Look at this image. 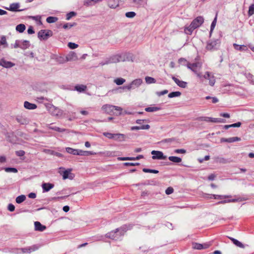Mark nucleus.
I'll list each match as a JSON object with an SVG mask.
<instances>
[{
	"mask_svg": "<svg viewBox=\"0 0 254 254\" xmlns=\"http://www.w3.org/2000/svg\"><path fill=\"white\" fill-rule=\"evenodd\" d=\"M210 244L208 243H204L203 244L194 243L192 244V248L196 250H202L206 249L209 248Z\"/></svg>",
	"mask_w": 254,
	"mask_h": 254,
	"instance_id": "13",
	"label": "nucleus"
},
{
	"mask_svg": "<svg viewBox=\"0 0 254 254\" xmlns=\"http://www.w3.org/2000/svg\"><path fill=\"white\" fill-rule=\"evenodd\" d=\"M216 161L220 163H227V161L226 159L222 157H217L216 158Z\"/></svg>",
	"mask_w": 254,
	"mask_h": 254,
	"instance_id": "54",
	"label": "nucleus"
},
{
	"mask_svg": "<svg viewBox=\"0 0 254 254\" xmlns=\"http://www.w3.org/2000/svg\"><path fill=\"white\" fill-rule=\"evenodd\" d=\"M65 150H66V152L69 154H71L73 155H79V149H73L70 147H66L65 148Z\"/></svg>",
	"mask_w": 254,
	"mask_h": 254,
	"instance_id": "32",
	"label": "nucleus"
},
{
	"mask_svg": "<svg viewBox=\"0 0 254 254\" xmlns=\"http://www.w3.org/2000/svg\"><path fill=\"white\" fill-rule=\"evenodd\" d=\"M181 95V93L179 91H174L171 92L168 94V97L172 98L176 97H179Z\"/></svg>",
	"mask_w": 254,
	"mask_h": 254,
	"instance_id": "40",
	"label": "nucleus"
},
{
	"mask_svg": "<svg viewBox=\"0 0 254 254\" xmlns=\"http://www.w3.org/2000/svg\"><path fill=\"white\" fill-rule=\"evenodd\" d=\"M254 13V3L252 4L249 8L248 14L249 16L252 15Z\"/></svg>",
	"mask_w": 254,
	"mask_h": 254,
	"instance_id": "53",
	"label": "nucleus"
},
{
	"mask_svg": "<svg viewBox=\"0 0 254 254\" xmlns=\"http://www.w3.org/2000/svg\"><path fill=\"white\" fill-rule=\"evenodd\" d=\"M0 45L3 46V48H6L8 47V44L6 41V38L5 36H2L0 40Z\"/></svg>",
	"mask_w": 254,
	"mask_h": 254,
	"instance_id": "33",
	"label": "nucleus"
},
{
	"mask_svg": "<svg viewBox=\"0 0 254 254\" xmlns=\"http://www.w3.org/2000/svg\"><path fill=\"white\" fill-rule=\"evenodd\" d=\"M203 21L204 19L202 16H198L191 22V26L196 29L199 27L203 23Z\"/></svg>",
	"mask_w": 254,
	"mask_h": 254,
	"instance_id": "8",
	"label": "nucleus"
},
{
	"mask_svg": "<svg viewBox=\"0 0 254 254\" xmlns=\"http://www.w3.org/2000/svg\"><path fill=\"white\" fill-rule=\"evenodd\" d=\"M234 48L235 49L240 51H246L248 50V48L246 46L242 45H239L237 44L234 43L233 44Z\"/></svg>",
	"mask_w": 254,
	"mask_h": 254,
	"instance_id": "29",
	"label": "nucleus"
},
{
	"mask_svg": "<svg viewBox=\"0 0 254 254\" xmlns=\"http://www.w3.org/2000/svg\"><path fill=\"white\" fill-rule=\"evenodd\" d=\"M174 191V189L173 188L170 187H168L165 190V192L167 194H171Z\"/></svg>",
	"mask_w": 254,
	"mask_h": 254,
	"instance_id": "62",
	"label": "nucleus"
},
{
	"mask_svg": "<svg viewBox=\"0 0 254 254\" xmlns=\"http://www.w3.org/2000/svg\"><path fill=\"white\" fill-rule=\"evenodd\" d=\"M20 4L18 2L11 3L9 7H5V9L11 11H21L22 9H18Z\"/></svg>",
	"mask_w": 254,
	"mask_h": 254,
	"instance_id": "11",
	"label": "nucleus"
},
{
	"mask_svg": "<svg viewBox=\"0 0 254 254\" xmlns=\"http://www.w3.org/2000/svg\"><path fill=\"white\" fill-rule=\"evenodd\" d=\"M231 197V195L213 194V195H210V197L213 198V199H222L224 198H230Z\"/></svg>",
	"mask_w": 254,
	"mask_h": 254,
	"instance_id": "31",
	"label": "nucleus"
},
{
	"mask_svg": "<svg viewBox=\"0 0 254 254\" xmlns=\"http://www.w3.org/2000/svg\"><path fill=\"white\" fill-rule=\"evenodd\" d=\"M103 135L109 139H114L115 133H111L109 132H104Z\"/></svg>",
	"mask_w": 254,
	"mask_h": 254,
	"instance_id": "56",
	"label": "nucleus"
},
{
	"mask_svg": "<svg viewBox=\"0 0 254 254\" xmlns=\"http://www.w3.org/2000/svg\"><path fill=\"white\" fill-rule=\"evenodd\" d=\"M26 29V26L24 24H20L16 26V30L19 33H22Z\"/></svg>",
	"mask_w": 254,
	"mask_h": 254,
	"instance_id": "36",
	"label": "nucleus"
},
{
	"mask_svg": "<svg viewBox=\"0 0 254 254\" xmlns=\"http://www.w3.org/2000/svg\"><path fill=\"white\" fill-rule=\"evenodd\" d=\"M145 81L147 84H151V83H154L156 82V80L155 78L149 77V76H146L145 78Z\"/></svg>",
	"mask_w": 254,
	"mask_h": 254,
	"instance_id": "46",
	"label": "nucleus"
},
{
	"mask_svg": "<svg viewBox=\"0 0 254 254\" xmlns=\"http://www.w3.org/2000/svg\"><path fill=\"white\" fill-rule=\"evenodd\" d=\"M58 18L57 17L49 16L47 18L46 21L49 23H55L57 21Z\"/></svg>",
	"mask_w": 254,
	"mask_h": 254,
	"instance_id": "42",
	"label": "nucleus"
},
{
	"mask_svg": "<svg viewBox=\"0 0 254 254\" xmlns=\"http://www.w3.org/2000/svg\"><path fill=\"white\" fill-rule=\"evenodd\" d=\"M51 109H54L56 112L55 113H53L54 115L59 116L60 114H62V111L59 109L55 108L54 106H52Z\"/></svg>",
	"mask_w": 254,
	"mask_h": 254,
	"instance_id": "58",
	"label": "nucleus"
},
{
	"mask_svg": "<svg viewBox=\"0 0 254 254\" xmlns=\"http://www.w3.org/2000/svg\"><path fill=\"white\" fill-rule=\"evenodd\" d=\"M26 199V196L24 195H20L16 198V202L17 203H21L23 202Z\"/></svg>",
	"mask_w": 254,
	"mask_h": 254,
	"instance_id": "41",
	"label": "nucleus"
},
{
	"mask_svg": "<svg viewBox=\"0 0 254 254\" xmlns=\"http://www.w3.org/2000/svg\"><path fill=\"white\" fill-rule=\"evenodd\" d=\"M86 89L87 86L83 84H78L74 87L75 90L80 93L85 91Z\"/></svg>",
	"mask_w": 254,
	"mask_h": 254,
	"instance_id": "25",
	"label": "nucleus"
},
{
	"mask_svg": "<svg viewBox=\"0 0 254 254\" xmlns=\"http://www.w3.org/2000/svg\"><path fill=\"white\" fill-rule=\"evenodd\" d=\"M203 78L209 80V84L211 86H213L215 83V78L212 73L206 71L205 74L203 75Z\"/></svg>",
	"mask_w": 254,
	"mask_h": 254,
	"instance_id": "7",
	"label": "nucleus"
},
{
	"mask_svg": "<svg viewBox=\"0 0 254 254\" xmlns=\"http://www.w3.org/2000/svg\"><path fill=\"white\" fill-rule=\"evenodd\" d=\"M114 140L117 141H123L125 140V135L122 133H115Z\"/></svg>",
	"mask_w": 254,
	"mask_h": 254,
	"instance_id": "23",
	"label": "nucleus"
},
{
	"mask_svg": "<svg viewBox=\"0 0 254 254\" xmlns=\"http://www.w3.org/2000/svg\"><path fill=\"white\" fill-rule=\"evenodd\" d=\"M201 66V64L198 62L192 64L189 63L187 64V67L194 73H196L197 70H199Z\"/></svg>",
	"mask_w": 254,
	"mask_h": 254,
	"instance_id": "5",
	"label": "nucleus"
},
{
	"mask_svg": "<svg viewBox=\"0 0 254 254\" xmlns=\"http://www.w3.org/2000/svg\"><path fill=\"white\" fill-rule=\"evenodd\" d=\"M24 106L26 109L33 110L37 108V105L35 104L31 103L28 101H25Z\"/></svg>",
	"mask_w": 254,
	"mask_h": 254,
	"instance_id": "26",
	"label": "nucleus"
},
{
	"mask_svg": "<svg viewBox=\"0 0 254 254\" xmlns=\"http://www.w3.org/2000/svg\"><path fill=\"white\" fill-rule=\"evenodd\" d=\"M52 36V31L51 30H41L38 33V37L40 39L46 40L49 37Z\"/></svg>",
	"mask_w": 254,
	"mask_h": 254,
	"instance_id": "4",
	"label": "nucleus"
},
{
	"mask_svg": "<svg viewBox=\"0 0 254 254\" xmlns=\"http://www.w3.org/2000/svg\"><path fill=\"white\" fill-rule=\"evenodd\" d=\"M178 62L180 64H181L185 66H187V63H189L185 59L183 58L179 59L178 60Z\"/></svg>",
	"mask_w": 254,
	"mask_h": 254,
	"instance_id": "55",
	"label": "nucleus"
},
{
	"mask_svg": "<svg viewBox=\"0 0 254 254\" xmlns=\"http://www.w3.org/2000/svg\"><path fill=\"white\" fill-rule=\"evenodd\" d=\"M71 170H67L63 172V178L64 180L66 179H72L73 174L70 173Z\"/></svg>",
	"mask_w": 254,
	"mask_h": 254,
	"instance_id": "24",
	"label": "nucleus"
},
{
	"mask_svg": "<svg viewBox=\"0 0 254 254\" xmlns=\"http://www.w3.org/2000/svg\"><path fill=\"white\" fill-rule=\"evenodd\" d=\"M125 15L127 18H133L136 15L135 12L133 11H129L126 13Z\"/></svg>",
	"mask_w": 254,
	"mask_h": 254,
	"instance_id": "50",
	"label": "nucleus"
},
{
	"mask_svg": "<svg viewBox=\"0 0 254 254\" xmlns=\"http://www.w3.org/2000/svg\"><path fill=\"white\" fill-rule=\"evenodd\" d=\"M30 47V43L27 40H21L20 48L22 50L28 49Z\"/></svg>",
	"mask_w": 254,
	"mask_h": 254,
	"instance_id": "30",
	"label": "nucleus"
},
{
	"mask_svg": "<svg viewBox=\"0 0 254 254\" xmlns=\"http://www.w3.org/2000/svg\"><path fill=\"white\" fill-rule=\"evenodd\" d=\"M168 159L170 161L174 163H180L182 161V159L177 156H169Z\"/></svg>",
	"mask_w": 254,
	"mask_h": 254,
	"instance_id": "37",
	"label": "nucleus"
},
{
	"mask_svg": "<svg viewBox=\"0 0 254 254\" xmlns=\"http://www.w3.org/2000/svg\"><path fill=\"white\" fill-rule=\"evenodd\" d=\"M124 61L125 59L124 57H122L120 55H116L107 58L104 61L100 63L99 64L103 66L106 64L117 63L120 62H123Z\"/></svg>",
	"mask_w": 254,
	"mask_h": 254,
	"instance_id": "2",
	"label": "nucleus"
},
{
	"mask_svg": "<svg viewBox=\"0 0 254 254\" xmlns=\"http://www.w3.org/2000/svg\"><path fill=\"white\" fill-rule=\"evenodd\" d=\"M76 15V13L74 11H71L68 13L66 14V19L68 20H69L71 17L75 16Z\"/></svg>",
	"mask_w": 254,
	"mask_h": 254,
	"instance_id": "49",
	"label": "nucleus"
},
{
	"mask_svg": "<svg viewBox=\"0 0 254 254\" xmlns=\"http://www.w3.org/2000/svg\"><path fill=\"white\" fill-rule=\"evenodd\" d=\"M122 0H109L108 2V5L111 8H116L120 5Z\"/></svg>",
	"mask_w": 254,
	"mask_h": 254,
	"instance_id": "15",
	"label": "nucleus"
},
{
	"mask_svg": "<svg viewBox=\"0 0 254 254\" xmlns=\"http://www.w3.org/2000/svg\"><path fill=\"white\" fill-rule=\"evenodd\" d=\"M78 45L74 43L69 42L68 43V47L71 49H74L77 48Z\"/></svg>",
	"mask_w": 254,
	"mask_h": 254,
	"instance_id": "59",
	"label": "nucleus"
},
{
	"mask_svg": "<svg viewBox=\"0 0 254 254\" xmlns=\"http://www.w3.org/2000/svg\"><path fill=\"white\" fill-rule=\"evenodd\" d=\"M211 122L212 123H224L225 120L220 118H211Z\"/></svg>",
	"mask_w": 254,
	"mask_h": 254,
	"instance_id": "52",
	"label": "nucleus"
},
{
	"mask_svg": "<svg viewBox=\"0 0 254 254\" xmlns=\"http://www.w3.org/2000/svg\"><path fill=\"white\" fill-rule=\"evenodd\" d=\"M142 171L145 173H150L154 174H157L159 173V171L157 170L150 169L147 168H143Z\"/></svg>",
	"mask_w": 254,
	"mask_h": 254,
	"instance_id": "48",
	"label": "nucleus"
},
{
	"mask_svg": "<svg viewBox=\"0 0 254 254\" xmlns=\"http://www.w3.org/2000/svg\"><path fill=\"white\" fill-rule=\"evenodd\" d=\"M76 25V23H73V24H70V23H66V24H64V25H63V28L64 29H68V28H71L72 27H73V26H75Z\"/></svg>",
	"mask_w": 254,
	"mask_h": 254,
	"instance_id": "60",
	"label": "nucleus"
},
{
	"mask_svg": "<svg viewBox=\"0 0 254 254\" xmlns=\"http://www.w3.org/2000/svg\"><path fill=\"white\" fill-rule=\"evenodd\" d=\"M0 65L5 68H10L14 65V64L2 59L0 61Z\"/></svg>",
	"mask_w": 254,
	"mask_h": 254,
	"instance_id": "17",
	"label": "nucleus"
},
{
	"mask_svg": "<svg viewBox=\"0 0 254 254\" xmlns=\"http://www.w3.org/2000/svg\"><path fill=\"white\" fill-rule=\"evenodd\" d=\"M15 154L17 156H23L25 155V152L23 150H18L15 152Z\"/></svg>",
	"mask_w": 254,
	"mask_h": 254,
	"instance_id": "63",
	"label": "nucleus"
},
{
	"mask_svg": "<svg viewBox=\"0 0 254 254\" xmlns=\"http://www.w3.org/2000/svg\"><path fill=\"white\" fill-rule=\"evenodd\" d=\"M216 21H217V14L216 15L215 17L214 18V20H213V21L211 24L210 30V35L216 26Z\"/></svg>",
	"mask_w": 254,
	"mask_h": 254,
	"instance_id": "47",
	"label": "nucleus"
},
{
	"mask_svg": "<svg viewBox=\"0 0 254 254\" xmlns=\"http://www.w3.org/2000/svg\"><path fill=\"white\" fill-rule=\"evenodd\" d=\"M160 109V108L157 107H149L146 108L145 111L148 112H153L159 111Z\"/></svg>",
	"mask_w": 254,
	"mask_h": 254,
	"instance_id": "38",
	"label": "nucleus"
},
{
	"mask_svg": "<svg viewBox=\"0 0 254 254\" xmlns=\"http://www.w3.org/2000/svg\"><path fill=\"white\" fill-rule=\"evenodd\" d=\"M100 1L102 0H85L83 4L86 6H91Z\"/></svg>",
	"mask_w": 254,
	"mask_h": 254,
	"instance_id": "22",
	"label": "nucleus"
},
{
	"mask_svg": "<svg viewBox=\"0 0 254 254\" xmlns=\"http://www.w3.org/2000/svg\"><path fill=\"white\" fill-rule=\"evenodd\" d=\"M151 154L153 155V159L164 160L167 158V156L164 155L163 153L160 151L153 150L151 151Z\"/></svg>",
	"mask_w": 254,
	"mask_h": 254,
	"instance_id": "6",
	"label": "nucleus"
},
{
	"mask_svg": "<svg viewBox=\"0 0 254 254\" xmlns=\"http://www.w3.org/2000/svg\"><path fill=\"white\" fill-rule=\"evenodd\" d=\"M5 172H12V173H17L18 172L17 169L15 168L11 167H7L4 169Z\"/></svg>",
	"mask_w": 254,
	"mask_h": 254,
	"instance_id": "51",
	"label": "nucleus"
},
{
	"mask_svg": "<svg viewBox=\"0 0 254 254\" xmlns=\"http://www.w3.org/2000/svg\"><path fill=\"white\" fill-rule=\"evenodd\" d=\"M142 83V79L140 78H137L133 80L131 83H130V85L131 86L132 89H134L139 87L141 84Z\"/></svg>",
	"mask_w": 254,
	"mask_h": 254,
	"instance_id": "19",
	"label": "nucleus"
},
{
	"mask_svg": "<svg viewBox=\"0 0 254 254\" xmlns=\"http://www.w3.org/2000/svg\"><path fill=\"white\" fill-rule=\"evenodd\" d=\"M150 128L149 125H141L140 126H133L131 127V130H139V129H148Z\"/></svg>",
	"mask_w": 254,
	"mask_h": 254,
	"instance_id": "27",
	"label": "nucleus"
},
{
	"mask_svg": "<svg viewBox=\"0 0 254 254\" xmlns=\"http://www.w3.org/2000/svg\"><path fill=\"white\" fill-rule=\"evenodd\" d=\"M7 208L9 211L13 212L15 210V206L12 204L10 203L8 204Z\"/></svg>",
	"mask_w": 254,
	"mask_h": 254,
	"instance_id": "64",
	"label": "nucleus"
},
{
	"mask_svg": "<svg viewBox=\"0 0 254 254\" xmlns=\"http://www.w3.org/2000/svg\"><path fill=\"white\" fill-rule=\"evenodd\" d=\"M20 44H21V40H16L14 44H11L10 47L11 48H20Z\"/></svg>",
	"mask_w": 254,
	"mask_h": 254,
	"instance_id": "44",
	"label": "nucleus"
},
{
	"mask_svg": "<svg viewBox=\"0 0 254 254\" xmlns=\"http://www.w3.org/2000/svg\"><path fill=\"white\" fill-rule=\"evenodd\" d=\"M229 239L232 241V242L234 244H235L236 246H237L238 247L244 248V245L239 241L238 240L233 238H229Z\"/></svg>",
	"mask_w": 254,
	"mask_h": 254,
	"instance_id": "35",
	"label": "nucleus"
},
{
	"mask_svg": "<svg viewBox=\"0 0 254 254\" xmlns=\"http://www.w3.org/2000/svg\"><path fill=\"white\" fill-rule=\"evenodd\" d=\"M211 118L207 117H201L198 118V120L205 121L206 122H211Z\"/></svg>",
	"mask_w": 254,
	"mask_h": 254,
	"instance_id": "57",
	"label": "nucleus"
},
{
	"mask_svg": "<svg viewBox=\"0 0 254 254\" xmlns=\"http://www.w3.org/2000/svg\"><path fill=\"white\" fill-rule=\"evenodd\" d=\"M96 154V152L91 151H83L82 150H79V155L81 156H89Z\"/></svg>",
	"mask_w": 254,
	"mask_h": 254,
	"instance_id": "28",
	"label": "nucleus"
},
{
	"mask_svg": "<svg viewBox=\"0 0 254 254\" xmlns=\"http://www.w3.org/2000/svg\"><path fill=\"white\" fill-rule=\"evenodd\" d=\"M114 106L111 105H104L102 106V110L108 114H114Z\"/></svg>",
	"mask_w": 254,
	"mask_h": 254,
	"instance_id": "12",
	"label": "nucleus"
},
{
	"mask_svg": "<svg viewBox=\"0 0 254 254\" xmlns=\"http://www.w3.org/2000/svg\"><path fill=\"white\" fill-rule=\"evenodd\" d=\"M42 187L43 192H47L49 191L51 189H53L54 187V185L51 183H45L42 184Z\"/></svg>",
	"mask_w": 254,
	"mask_h": 254,
	"instance_id": "20",
	"label": "nucleus"
},
{
	"mask_svg": "<svg viewBox=\"0 0 254 254\" xmlns=\"http://www.w3.org/2000/svg\"><path fill=\"white\" fill-rule=\"evenodd\" d=\"M126 231V227L123 226L120 228L116 229L115 231H112L107 233L106 237L112 240H117L119 239L121 236H123Z\"/></svg>",
	"mask_w": 254,
	"mask_h": 254,
	"instance_id": "1",
	"label": "nucleus"
},
{
	"mask_svg": "<svg viewBox=\"0 0 254 254\" xmlns=\"http://www.w3.org/2000/svg\"><path fill=\"white\" fill-rule=\"evenodd\" d=\"M114 81L117 85H121L126 82V79L120 77L115 79Z\"/></svg>",
	"mask_w": 254,
	"mask_h": 254,
	"instance_id": "39",
	"label": "nucleus"
},
{
	"mask_svg": "<svg viewBox=\"0 0 254 254\" xmlns=\"http://www.w3.org/2000/svg\"><path fill=\"white\" fill-rule=\"evenodd\" d=\"M172 78L174 80V81L177 84V85L179 86V87L183 88H185L187 87L188 84L187 82L180 80L179 79L175 77V76H172Z\"/></svg>",
	"mask_w": 254,
	"mask_h": 254,
	"instance_id": "16",
	"label": "nucleus"
},
{
	"mask_svg": "<svg viewBox=\"0 0 254 254\" xmlns=\"http://www.w3.org/2000/svg\"><path fill=\"white\" fill-rule=\"evenodd\" d=\"M114 111H116L117 112H114V114H115L117 116H120L122 114V111H123V109L118 106H114Z\"/></svg>",
	"mask_w": 254,
	"mask_h": 254,
	"instance_id": "45",
	"label": "nucleus"
},
{
	"mask_svg": "<svg viewBox=\"0 0 254 254\" xmlns=\"http://www.w3.org/2000/svg\"><path fill=\"white\" fill-rule=\"evenodd\" d=\"M17 122L20 125H26L29 124V120L25 116L18 115L16 118Z\"/></svg>",
	"mask_w": 254,
	"mask_h": 254,
	"instance_id": "9",
	"label": "nucleus"
},
{
	"mask_svg": "<svg viewBox=\"0 0 254 254\" xmlns=\"http://www.w3.org/2000/svg\"><path fill=\"white\" fill-rule=\"evenodd\" d=\"M194 29H195V28L192 27L191 24L190 23V24L189 26L185 27L184 31H185V32L187 34L190 35V34H191L192 31Z\"/></svg>",
	"mask_w": 254,
	"mask_h": 254,
	"instance_id": "34",
	"label": "nucleus"
},
{
	"mask_svg": "<svg viewBox=\"0 0 254 254\" xmlns=\"http://www.w3.org/2000/svg\"><path fill=\"white\" fill-rule=\"evenodd\" d=\"M244 200H245V199L244 198L238 197V198H236V199H226V200H221V201L218 202L216 204H225V203H229V202H237V201H242Z\"/></svg>",
	"mask_w": 254,
	"mask_h": 254,
	"instance_id": "18",
	"label": "nucleus"
},
{
	"mask_svg": "<svg viewBox=\"0 0 254 254\" xmlns=\"http://www.w3.org/2000/svg\"><path fill=\"white\" fill-rule=\"evenodd\" d=\"M118 159L120 161L132 160V157H118Z\"/></svg>",
	"mask_w": 254,
	"mask_h": 254,
	"instance_id": "61",
	"label": "nucleus"
},
{
	"mask_svg": "<svg viewBox=\"0 0 254 254\" xmlns=\"http://www.w3.org/2000/svg\"><path fill=\"white\" fill-rule=\"evenodd\" d=\"M49 128L50 129H51L56 130V131H58L59 132H64L66 130L64 128H62L59 127H53V126H50L49 127Z\"/></svg>",
	"mask_w": 254,
	"mask_h": 254,
	"instance_id": "43",
	"label": "nucleus"
},
{
	"mask_svg": "<svg viewBox=\"0 0 254 254\" xmlns=\"http://www.w3.org/2000/svg\"><path fill=\"white\" fill-rule=\"evenodd\" d=\"M220 41L219 39L210 40L207 41L206 49L208 51H215L220 46Z\"/></svg>",
	"mask_w": 254,
	"mask_h": 254,
	"instance_id": "3",
	"label": "nucleus"
},
{
	"mask_svg": "<svg viewBox=\"0 0 254 254\" xmlns=\"http://www.w3.org/2000/svg\"><path fill=\"white\" fill-rule=\"evenodd\" d=\"M34 226L35 230L36 231L42 232L46 229V227L45 225H42L41 223L38 221L35 222Z\"/></svg>",
	"mask_w": 254,
	"mask_h": 254,
	"instance_id": "21",
	"label": "nucleus"
},
{
	"mask_svg": "<svg viewBox=\"0 0 254 254\" xmlns=\"http://www.w3.org/2000/svg\"><path fill=\"white\" fill-rule=\"evenodd\" d=\"M65 58L67 61H75L78 59L76 54L72 51L69 52Z\"/></svg>",
	"mask_w": 254,
	"mask_h": 254,
	"instance_id": "14",
	"label": "nucleus"
},
{
	"mask_svg": "<svg viewBox=\"0 0 254 254\" xmlns=\"http://www.w3.org/2000/svg\"><path fill=\"white\" fill-rule=\"evenodd\" d=\"M38 248L39 247L37 245H34L30 247L21 248L19 250H21L23 253H31L32 252L37 250Z\"/></svg>",
	"mask_w": 254,
	"mask_h": 254,
	"instance_id": "10",
	"label": "nucleus"
}]
</instances>
